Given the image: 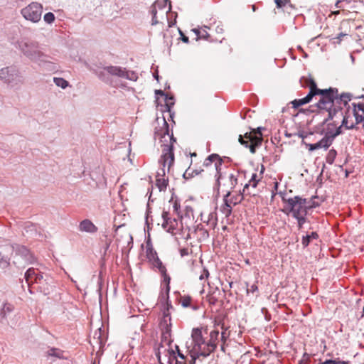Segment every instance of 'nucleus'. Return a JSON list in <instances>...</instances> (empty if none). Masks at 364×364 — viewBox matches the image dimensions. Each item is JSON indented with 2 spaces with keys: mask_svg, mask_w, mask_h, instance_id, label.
I'll return each mask as SVG.
<instances>
[{
  "mask_svg": "<svg viewBox=\"0 0 364 364\" xmlns=\"http://www.w3.org/2000/svg\"><path fill=\"white\" fill-rule=\"evenodd\" d=\"M42 12L43 6L38 2H31L21 11L22 16L33 23H37L41 19Z\"/></svg>",
  "mask_w": 364,
  "mask_h": 364,
  "instance_id": "obj_12",
  "label": "nucleus"
},
{
  "mask_svg": "<svg viewBox=\"0 0 364 364\" xmlns=\"http://www.w3.org/2000/svg\"><path fill=\"white\" fill-rule=\"evenodd\" d=\"M171 333H168L167 331L161 332V341L166 342L169 346L172 343L171 340Z\"/></svg>",
  "mask_w": 364,
  "mask_h": 364,
  "instance_id": "obj_43",
  "label": "nucleus"
},
{
  "mask_svg": "<svg viewBox=\"0 0 364 364\" xmlns=\"http://www.w3.org/2000/svg\"><path fill=\"white\" fill-rule=\"evenodd\" d=\"M162 277H163V281L162 282L166 284V294H167V298H168V293L170 291V281H171V277H169V275L167 274L166 271H164V272H161V273Z\"/></svg>",
  "mask_w": 364,
  "mask_h": 364,
  "instance_id": "obj_33",
  "label": "nucleus"
},
{
  "mask_svg": "<svg viewBox=\"0 0 364 364\" xmlns=\"http://www.w3.org/2000/svg\"><path fill=\"white\" fill-rule=\"evenodd\" d=\"M243 194H245V193H243V191L241 192L240 191L238 194H236V195L230 194V198L234 203V204L236 205L242 202V200H243ZM245 194H247V192L245 193Z\"/></svg>",
  "mask_w": 364,
  "mask_h": 364,
  "instance_id": "obj_38",
  "label": "nucleus"
},
{
  "mask_svg": "<svg viewBox=\"0 0 364 364\" xmlns=\"http://www.w3.org/2000/svg\"><path fill=\"white\" fill-rule=\"evenodd\" d=\"M173 210H174V212H175L178 215H179V210H180V208H181V205H180V203H179L177 200H175L173 201Z\"/></svg>",
  "mask_w": 364,
  "mask_h": 364,
  "instance_id": "obj_54",
  "label": "nucleus"
},
{
  "mask_svg": "<svg viewBox=\"0 0 364 364\" xmlns=\"http://www.w3.org/2000/svg\"><path fill=\"white\" fill-rule=\"evenodd\" d=\"M191 359L189 360V364H195L196 363V358H198L196 354H195L194 355H191Z\"/></svg>",
  "mask_w": 364,
  "mask_h": 364,
  "instance_id": "obj_64",
  "label": "nucleus"
},
{
  "mask_svg": "<svg viewBox=\"0 0 364 364\" xmlns=\"http://www.w3.org/2000/svg\"><path fill=\"white\" fill-rule=\"evenodd\" d=\"M161 217L164 220L162 228L168 232L175 235L178 230V220L176 218H171L169 212L165 210L163 211Z\"/></svg>",
  "mask_w": 364,
  "mask_h": 364,
  "instance_id": "obj_14",
  "label": "nucleus"
},
{
  "mask_svg": "<svg viewBox=\"0 0 364 364\" xmlns=\"http://www.w3.org/2000/svg\"><path fill=\"white\" fill-rule=\"evenodd\" d=\"M146 254L147 259L150 262L154 261L155 259L159 258L156 252L153 249L151 245H149V242H147L146 243Z\"/></svg>",
  "mask_w": 364,
  "mask_h": 364,
  "instance_id": "obj_28",
  "label": "nucleus"
},
{
  "mask_svg": "<svg viewBox=\"0 0 364 364\" xmlns=\"http://www.w3.org/2000/svg\"><path fill=\"white\" fill-rule=\"evenodd\" d=\"M209 277V272L206 268H203L202 272L200 275L199 276V279L200 281H205Z\"/></svg>",
  "mask_w": 364,
  "mask_h": 364,
  "instance_id": "obj_51",
  "label": "nucleus"
},
{
  "mask_svg": "<svg viewBox=\"0 0 364 364\" xmlns=\"http://www.w3.org/2000/svg\"><path fill=\"white\" fill-rule=\"evenodd\" d=\"M14 309V306L9 303H5L0 311V316L2 318H6L8 314L12 312Z\"/></svg>",
  "mask_w": 364,
  "mask_h": 364,
  "instance_id": "obj_32",
  "label": "nucleus"
},
{
  "mask_svg": "<svg viewBox=\"0 0 364 364\" xmlns=\"http://www.w3.org/2000/svg\"><path fill=\"white\" fill-rule=\"evenodd\" d=\"M351 107L356 124H362L364 129V107L361 105V102H353Z\"/></svg>",
  "mask_w": 364,
  "mask_h": 364,
  "instance_id": "obj_16",
  "label": "nucleus"
},
{
  "mask_svg": "<svg viewBox=\"0 0 364 364\" xmlns=\"http://www.w3.org/2000/svg\"><path fill=\"white\" fill-rule=\"evenodd\" d=\"M48 355L55 357L59 359H67L68 356L65 355V352L59 348H52L48 351Z\"/></svg>",
  "mask_w": 364,
  "mask_h": 364,
  "instance_id": "obj_26",
  "label": "nucleus"
},
{
  "mask_svg": "<svg viewBox=\"0 0 364 364\" xmlns=\"http://www.w3.org/2000/svg\"><path fill=\"white\" fill-rule=\"evenodd\" d=\"M155 94L156 95H161V96H164L165 97L166 109L167 112H170L171 107L174 105L173 97H168L161 90H155Z\"/></svg>",
  "mask_w": 364,
  "mask_h": 364,
  "instance_id": "obj_23",
  "label": "nucleus"
},
{
  "mask_svg": "<svg viewBox=\"0 0 364 364\" xmlns=\"http://www.w3.org/2000/svg\"><path fill=\"white\" fill-rule=\"evenodd\" d=\"M350 106L348 104L346 107L343 104H341V112L337 114L336 117H342V121H341V125L348 130L353 129L356 127V122L355 123L353 122H349L348 118V110L350 109Z\"/></svg>",
  "mask_w": 364,
  "mask_h": 364,
  "instance_id": "obj_15",
  "label": "nucleus"
},
{
  "mask_svg": "<svg viewBox=\"0 0 364 364\" xmlns=\"http://www.w3.org/2000/svg\"><path fill=\"white\" fill-rule=\"evenodd\" d=\"M336 118V117H333L332 119H329L327 120L328 117L325 118L322 124L324 126L321 134H323L324 135H326L329 137H331L335 139V129L336 126V122L334 120V119Z\"/></svg>",
  "mask_w": 364,
  "mask_h": 364,
  "instance_id": "obj_17",
  "label": "nucleus"
},
{
  "mask_svg": "<svg viewBox=\"0 0 364 364\" xmlns=\"http://www.w3.org/2000/svg\"><path fill=\"white\" fill-rule=\"evenodd\" d=\"M175 348L176 350V358L179 357L181 360H184L185 355L180 351L179 347L177 345H175Z\"/></svg>",
  "mask_w": 364,
  "mask_h": 364,
  "instance_id": "obj_58",
  "label": "nucleus"
},
{
  "mask_svg": "<svg viewBox=\"0 0 364 364\" xmlns=\"http://www.w3.org/2000/svg\"><path fill=\"white\" fill-rule=\"evenodd\" d=\"M0 79L11 86L23 83V77L15 67H6L0 70Z\"/></svg>",
  "mask_w": 364,
  "mask_h": 364,
  "instance_id": "obj_10",
  "label": "nucleus"
},
{
  "mask_svg": "<svg viewBox=\"0 0 364 364\" xmlns=\"http://www.w3.org/2000/svg\"><path fill=\"white\" fill-rule=\"evenodd\" d=\"M53 82L58 87H60L63 89H65L69 85V82L62 77H54Z\"/></svg>",
  "mask_w": 364,
  "mask_h": 364,
  "instance_id": "obj_36",
  "label": "nucleus"
},
{
  "mask_svg": "<svg viewBox=\"0 0 364 364\" xmlns=\"http://www.w3.org/2000/svg\"><path fill=\"white\" fill-rule=\"evenodd\" d=\"M44 21L48 24H51L54 22L55 17L52 12L46 13L43 16Z\"/></svg>",
  "mask_w": 364,
  "mask_h": 364,
  "instance_id": "obj_47",
  "label": "nucleus"
},
{
  "mask_svg": "<svg viewBox=\"0 0 364 364\" xmlns=\"http://www.w3.org/2000/svg\"><path fill=\"white\" fill-rule=\"evenodd\" d=\"M334 141V139L329 137L326 135H324L323 137L318 141L319 144H321V147L323 148L324 149H328L330 146L333 144Z\"/></svg>",
  "mask_w": 364,
  "mask_h": 364,
  "instance_id": "obj_29",
  "label": "nucleus"
},
{
  "mask_svg": "<svg viewBox=\"0 0 364 364\" xmlns=\"http://www.w3.org/2000/svg\"><path fill=\"white\" fill-rule=\"evenodd\" d=\"M41 68H43V69L46 70L52 71V72H55V71L58 70L57 64L53 62L52 60H49V62L46 65V66H42Z\"/></svg>",
  "mask_w": 364,
  "mask_h": 364,
  "instance_id": "obj_44",
  "label": "nucleus"
},
{
  "mask_svg": "<svg viewBox=\"0 0 364 364\" xmlns=\"http://www.w3.org/2000/svg\"><path fill=\"white\" fill-rule=\"evenodd\" d=\"M213 214L209 215V219L207 222L208 225H209L212 228H214L216 225V220H213Z\"/></svg>",
  "mask_w": 364,
  "mask_h": 364,
  "instance_id": "obj_57",
  "label": "nucleus"
},
{
  "mask_svg": "<svg viewBox=\"0 0 364 364\" xmlns=\"http://www.w3.org/2000/svg\"><path fill=\"white\" fill-rule=\"evenodd\" d=\"M161 166L162 167L161 168H159L156 173V180L161 178L162 177L165 178V174H166L165 167H164L163 166Z\"/></svg>",
  "mask_w": 364,
  "mask_h": 364,
  "instance_id": "obj_52",
  "label": "nucleus"
},
{
  "mask_svg": "<svg viewBox=\"0 0 364 364\" xmlns=\"http://www.w3.org/2000/svg\"><path fill=\"white\" fill-rule=\"evenodd\" d=\"M219 334L220 333L218 330H213L209 334V338H208L209 343L213 346V351L217 347L219 339Z\"/></svg>",
  "mask_w": 364,
  "mask_h": 364,
  "instance_id": "obj_25",
  "label": "nucleus"
},
{
  "mask_svg": "<svg viewBox=\"0 0 364 364\" xmlns=\"http://www.w3.org/2000/svg\"><path fill=\"white\" fill-rule=\"evenodd\" d=\"M307 103L308 102L306 100L305 97L301 99H296L291 102L292 107L295 109Z\"/></svg>",
  "mask_w": 364,
  "mask_h": 364,
  "instance_id": "obj_45",
  "label": "nucleus"
},
{
  "mask_svg": "<svg viewBox=\"0 0 364 364\" xmlns=\"http://www.w3.org/2000/svg\"><path fill=\"white\" fill-rule=\"evenodd\" d=\"M216 325V323L215 324ZM217 325L218 326H220L221 325V328L223 329V331L221 332V336H220V338H221V341H223V343H224L226 340L229 337V333H228L226 332V328H225L224 327V323L221 322V321H218V323H217Z\"/></svg>",
  "mask_w": 364,
  "mask_h": 364,
  "instance_id": "obj_42",
  "label": "nucleus"
},
{
  "mask_svg": "<svg viewBox=\"0 0 364 364\" xmlns=\"http://www.w3.org/2000/svg\"><path fill=\"white\" fill-rule=\"evenodd\" d=\"M321 144H319V142H316L315 144H308V147H309V150L312 151H314V150H316V149H321Z\"/></svg>",
  "mask_w": 364,
  "mask_h": 364,
  "instance_id": "obj_53",
  "label": "nucleus"
},
{
  "mask_svg": "<svg viewBox=\"0 0 364 364\" xmlns=\"http://www.w3.org/2000/svg\"><path fill=\"white\" fill-rule=\"evenodd\" d=\"M197 228H198V230L203 231V237L204 238H208L209 237V233L206 230H204L203 228H200L199 225H198Z\"/></svg>",
  "mask_w": 364,
  "mask_h": 364,
  "instance_id": "obj_61",
  "label": "nucleus"
},
{
  "mask_svg": "<svg viewBox=\"0 0 364 364\" xmlns=\"http://www.w3.org/2000/svg\"><path fill=\"white\" fill-rule=\"evenodd\" d=\"M189 254L188 249L187 248H182L180 250V255L181 257L187 256Z\"/></svg>",
  "mask_w": 364,
  "mask_h": 364,
  "instance_id": "obj_60",
  "label": "nucleus"
},
{
  "mask_svg": "<svg viewBox=\"0 0 364 364\" xmlns=\"http://www.w3.org/2000/svg\"><path fill=\"white\" fill-rule=\"evenodd\" d=\"M53 58L48 55L43 53L41 50L36 55L35 59L33 60L38 63L40 67L46 66V65L49 62V60Z\"/></svg>",
  "mask_w": 364,
  "mask_h": 364,
  "instance_id": "obj_22",
  "label": "nucleus"
},
{
  "mask_svg": "<svg viewBox=\"0 0 364 364\" xmlns=\"http://www.w3.org/2000/svg\"><path fill=\"white\" fill-rule=\"evenodd\" d=\"M262 176L257 175V173H253L251 176V178L247 183H246L243 188V193H246L249 195H255L254 193H251L249 191L250 187L255 188L257 186L258 183L262 179Z\"/></svg>",
  "mask_w": 364,
  "mask_h": 364,
  "instance_id": "obj_21",
  "label": "nucleus"
},
{
  "mask_svg": "<svg viewBox=\"0 0 364 364\" xmlns=\"http://www.w3.org/2000/svg\"><path fill=\"white\" fill-rule=\"evenodd\" d=\"M14 248L13 259L20 261L21 268L24 267L26 264H32L35 261V257L31 251L25 246L18 244L11 245Z\"/></svg>",
  "mask_w": 364,
  "mask_h": 364,
  "instance_id": "obj_11",
  "label": "nucleus"
},
{
  "mask_svg": "<svg viewBox=\"0 0 364 364\" xmlns=\"http://www.w3.org/2000/svg\"><path fill=\"white\" fill-rule=\"evenodd\" d=\"M173 306L171 302L167 301L166 304V308L163 312V318L161 320H166L167 321H171V314L169 312V309H172Z\"/></svg>",
  "mask_w": 364,
  "mask_h": 364,
  "instance_id": "obj_35",
  "label": "nucleus"
},
{
  "mask_svg": "<svg viewBox=\"0 0 364 364\" xmlns=\"http://www.w3.org/2000/svg\"><path fill=\"white\" fill-rule=\"evenodd\" d=\"M352 0H338L335 6L338 9H344L347 4H350Z\"/></svg>",
  "mask_w": 364,
  "mask_h": 364,
  "instance_id": "obj_49",
  "label": "nucleus"
},
{
  "mask_svg": "<svg viewBox=\"0 0 364 364\" xmlns=\"http://www.w3.org/2000/svg\"><path fill=\"white\" fill-rule=\"evenodd\" d=\"M149 11L152 16L151 25L155 26V25L158 24L159 23V21L157 19V13H158L157 9H156L154 6L151 5L150 7Z\"/></svg>",
  "mask_w": 364,
  "mask_h": 364,
  "instance_id": "obj_40",
  "label": "nucleus"
},
{
  "mask_svg": "<svg viewBox=\"0 0 364 364\" xmlns=\"http://www.w3.org/2000/svg\"><path fill=\"white\" fill-rule=\"evenodd\" d=\"M168 3L169 4V6H168V11H166V14H167L171 10V1L169 0H156L152 4V6H154L156 9H157V11L158 10L164 11L166 9Z\"/></svg>",
  "mask_w": 364,
  "mask_h": 364,
  "instance_id": "obj_24",
  "label": "nucleus"
},
{
  "mask_svg": "<svg viewBox=\"0 0 364 364\" xmlns=\"http://www.w3.org/2000/svg\"><path fill=\"white\" fill-rule=\"evenodd\" d=\"M191 338L193 340V351L198 357H207L213 352V346L209 343L208 337H204L200 328H193Z\"/></svg>",
  "mask_w": 364,
  "mask_h": 364,
  "instance_id": "obj_5",
  "label": "nucleus"
},
{
  "mask_svg": "<svg viewBox=\"0 0 364 364\" xmlns=\"http://www.w3.org/2000/svg\"><path fill=\"white\" fill-rule=\"evenodd\" d=\"M149 208H147L146 210V225H147V228H149Z\"/></svg>",
  "mask_w": 364,
  "mask_h": 364,
  "instance_id": "obj_63",
  "label": "nucleus"
},
{
  "mask_svg": "<svg viewBox=\"0 0 364 364\" xmlns=\"http://www.w3.org/2000/svg\"><path fill=\"white\" fill-rule=\"evenodd\" d=\"M24 277L28 286L31 284H36L38 289L45 295L49 294L53 287V277L38 269L33 267L28 269Z\"/></svg>",
  "mask_w": 364,
  "mask_h": 364,
  "instance_id": "obj_4",
  "label": "nucleus"
},
{
  "mask_svg": "<svg viewBox=\"0 0 364 364\" xmlns=\"http://www.w3.org/2000/svg\"><path fill=\"white\" fill-rule=\"evenodd\" d=\"M19 48L21 52L32 61L41 50L37 43L30 41L21 42L19 43Z\"/></svg>",
  "mask_w": 364,
  "mask_h": 364,
  "instance_id": "obj_13",
  "label": "nucleus"
},
{
  "mask_svg": "<svg viewBox=\"0 0 364 364\" xmlns=\"http://www.w3.org/2000/svg\"><path fill=\"white\" fill-rule=\"evenodd\" d=\"M161 332L167 331L171 333V322L166 320H161L160 322Z\"/></svg>",
  "mask_w": 364,
  "mask_h": 364,
  "instance_id": "obj_39",
  "label": "nucleus"
},
{
  "mask_svg": "<svg viewBox=\"0 0 364 364\" xmlns=\"http://www.w3.org/2000/svg\"><path fill=\"white\" fill-rule=\"evenodd\" d=\"M318 237V235L316 232H311V234L304 235L301 238V244L304 247H306L310 242L313 240H316Z\"/></svg>",
  "mask_w": 364,
  "mask_h": 364,
  "instance_id": "obj_27",
  "label": "nucleus"
},
{
  "mask_svg": "<svg viewBox=\"0 0 364 364\" xmlns=\"http://www.w3.org/2000/svg\"><path fill=\"white\" fill-rule=\"evenodd\" d=\"M287 0H274L275 4L278 8H282L285 4Z\"/></svg>",
  "mask_w": 364,
  "mask_h": 364,
  "instance_id": "obj_59",
  "label": "nucleus"
},
{
  "mask_svg": "<svg viewBox=\"0 0 364 364\" xmlns=\"http://www.w3.org/2000/svg\"><path fill=\"white\" fill-rule=\"evenodd\" d=\"M192 298L190 296H183L181 299V303L183 307H191L193 310H197V306L191 305Z\"/></svg>",
  "mask_w": 364,
  "mask_h": 364,
  "instance_id": "obj_30",
  "label": "nucleus"
},
{
  "mask_svg": "<svg viewBox=\"0 0 364 364\" xmlns=\"http://www.w3.org/2000/svg\"><path fill=\"white\" fill-rule=\"evenodd\" d=\"M168 185V179L167 178H161L156 180V186L160 191H165Z\"/></svg>",
  "mask_w": 364,
  "mask_h": 364,
  "instance_id": "obj_31",
  "label": "nucleus"
},
{
  "mask_svg": "<svg viewBox=\"0 0 364 364\" xmlns=\"http://www.w3.org/2000/svg\"><path fill=\"white\" fill-rule=\"evenodd\" d=\"M317 198V196H314L311 197L309 200L306 199V208L308 210L318 207L320 205V203L318 202L315 201V199H316Z\"/></svg>",
  "mask_w": 364,
  "mask_h": 364,
  "instance_id": "obj_37",
  "label": "nucleus"
},
{
  "mask_svg": "<svg viewBox=\"0 0 364 364\" xmlns=\"http://www.w3.org/2000/svg\"><path fill=\"white\" fill-rule=\"evenodd\" d=\"M107 74L131 81H136L138 79V75L135 71L128 70L125 68L120 66H106L102 70L97 73L98 77L106 82L109 81V77Z\"/></svg>",
  "mask_w": 364,
  "mask_h": 364,
  "instance_id": "obj_7",
  "label": "nucleus"
},
{
  "mask_svg": "<svg viewBox=\"0 0 364 364\" xmlns=\"http://www.w3.org/2000/svg\"><path fill=\"white\" fill-rule=\"evenodd\" d=\"M343 127L341 124L340 126H338V124L336 123L334 132L335 138L343 133Z\"/></svg>",
  "mask_w": 364,
  "mask_h": 364,
  "instance_id": "obj_56",
  "label": "nucleus"
},
{
  "mask_svg": "<svg viewBox=\"0 0 364 364\" xmlns=\"http://www.w3.org/2000/svg\"><path fill=\"white\" fill-rule=\"evenodd\" d=\"M237 173H223L221 169L217 171L215 175V183L213 186V190L217 193V196L219 195L221 187L225 193L234 189L237 184Z\"/></svg>",
  "mask_w": 364,
  "mask_h": 364,
  "instance_id": "obj_6",
  "label": "nucleus"
},
{
  "mask_svg": "<svg viewBox=\"0 0 364 364\" xmlns=\"http://www.w3.org/2000/svg\"><path fill=\"white\" fill-rule=\"evenodd\" d=\"M151 262L154 267L159 269L160 273H164V271H166V267L163 264L162 262L160 260L159 258H157L154 261H151Z\"/></svg>",
  "mask_w": 364,
  "mask_h": 364,
  "instance_id": "obj_41",
  "label": "nucleus"
},
{
  "mask_svg": "<svg viewBox=\"0 0 364 364\" xmlns=\"http://www.w3.org/2000/svg\"><path fill=\"white\" fill-rule=\"evenodd\" d=\"M258 291V287L256 284H253L250 286V288H247V293L249 294L250 292L254 294L255 292Z\"/></svg>",
  "mask_w": 364,
  "mask_h": 364,
  "instance_id": "obj_55",
  "label": "nucleus"
},
{
  "mask_svg": "<svg viewBox=\"0 0 364 364\" xmlns=\"http://www.w3.org/2000/svg\"><path fill=\"white\" fill-rule=\"evenodd\" d=\"M77 230L81 232L93 235L97 232L98 228L90 219H84L80 222Z\"/></svg>",
  "mask_w": 364,
  "mask_h": 364,
  "instance_id": "obj_19",
  "label": "nucleus"
},
{
  "mask_svg": "<svg viewBox=\"0 0 364 364\" xmlns=\"http://www.w3.org/2000/svg\"><path fill=\"white\" fill-rule=\"evenodd\" d=\"M166 136L169 138V143L161 145L163 147L162 155L159 160V163L164 167H166L167 165L168 171L170 167L174 163L173 143L176 142V139L173 137V134H169V125L164 117L163 127L159 130L156 129L154 136L155 138L164 139L166 138Z\"/></svg>",
  "mask_w": 364,
  "mask_h": 364,
  "instance_id": "obj_2",
  "label": "nucleus"
},
{
  "mask_svg": "<svg viewBox=\"0 0 364 364\" xmlns=\"http://www.w3.org/2000/svg\"><path fill=\"white\" fill-rule=\"evenodd\" d=\"M213 163H214L215 168L216 170V172L220 170L222 164H223V159L220 158V156L217 154H212L209 155L204 161L203 166H209Z\"/></svg>",
  "mask_w": 364,
  "mask_h": 364,
  "instance_id": "obj_20",
  "label": "nucleus"
},
{
  "mask_svg": "<svg viewBox=\"0 0 364 364\" xmlns=\"http://www.w3.org/2000/svg\"><path fill=\"white\" fill-rule=\"evenodd\" d=\"M337 156V151L334 149H331L328 151L326 156V161L328 164H333L335 159Z\"/></svg>",
  "mask_w": 364,
  "mask_h": 364,
  "instance_id": "obj_34",
  "label": "nucleus"
},
{
  "mask_svg": "<svg viewBox=\"0 0 364 364\" xmlns=\"http://www.w3.org/2000/svg\"><path fill=\"white\" fill-rule=\"evenodd\" d=\"M284 11L291 14L295 9V6L291 3L290 0H287L284 6H282Z\"/></svg>",
  "mask_w": 364,
  "mask_h": 364,
  "instance_id": "obj_46",
  "label": "nucleus"
},
{
  "mask_svg": "<svg viewBox=\"0 0 364 364\" xmlns=\"http://www.w3.org/2000/svg\"><path fill=\"white\" fill-rule=\"evenodd\" d=\"M262 127H257L253 132H246L243 136L240 134L238 139L239 142L246 148H249L252 154H255L256 147L262 144Z\"/></svg>",
  "mask_w": 364,
  "mask_h": 364,
  "instance_id": "obj_9",
  "label": "nucleus"
},
{
  "mask_svg": "<svg viewBox=\"0 0 364 364\" xmlns=\"http://www.w3.org/2000/svg\"><path fill=\"white\" fill-rule=\"evenodd\" d=\"M230 192H227L223 196V203L220 208V212L225 215V218H228L232 214V208L235 206L234 203L230 200Z\"/></svg>",
  "mask_w": 364,
  "mask_h": 364,
  "instance_id": "obj_18",
  "label": "nucleus"
},
{
  "mask_svg": "<svg viewBox=\"0 0 364 364\" xmlns=\"http://www.w3.org/2000/svg\"><path fill=\"white\" fill-rule=\"evenodd\" d=\"M180 34H181V40L186 43H188L189 42V39H188V37H187L186 36H185L181 31H180Z\"/></svg>",
  "mask_w": 364,
  "mask_h": 364,
  "instance_id": "obj_62",
  "label": "nucleus"
},
{
  "mask_svg": "<svg viewBox=\"0 0 364 364\" xmlns=\"http://www.w3.org/2000/svg\"><path fill=\"white\" fill-rule=\"evenodd\" d=\"M306 86L309 88V92L305 97L307 102H310L313 97L319 95L320 98L315 104V107L319 111L328 113V119L336 117L341 112V104L346 107L353 97L350 92H343L339 94L336 87H329L328 89H319L314 80L312 78L306 79Z\"/></svg>",
  "mask_w": 364,
  "mask_h": 364,
  "instance_id": "obj_1",
  "label": "nucleus"
},
{
  "mask_svg": "<svg viewBox=\"0 0 364 364\" xmlns=\"http://www.w3.org/2000/svg\"><path fill=\"white\" fill-rule=\"evenodd\" d=\"M324 364H350L349 361H343L341 360L340 358H336L334 360L329 359L323 362Z\"/></svg>",
  "mask_w": 364,
  "mask_h": 364,
  "instance_id": "obj_48",
  "label": "nucleus"
},
{
  "mask_svg": "<svg viewBox=\"0 0 364 364\" xmlns=\"http://www.w3.org/2000/svg\"><path fill=\"white\" fill-rule=\"evenodd\" d=\"M200 32L201 33L199 35L200 39H204L206 41H212L210 35L207 32L205 29L201 30Z\"/></svg>",
  "mask_w": 364,
  "mask_h": 364,
  "instance_id": "obj_50",
  "label": "nucleus"
},
{
  "mask_svg": "<svg viewBox=\"0 0 364 364\" xmlns=\"http://www.w3.org/2000/svg\"><path fill=\"white\" fill-rule=\"evenodd\" d=\"M282 200L286 203L284 211L287 214H291L297 220L298 228L302 229L307 220L306 198L296 196L287 199L283 198Z\"/></svg>",
  "mask_w": 364,
  "mask_h": 364,
  "instance_id": "obj_3",
  "label": "nucleus"
},
{
  "mask_svg": "<svg viewBox=\"0 0 364 364\" xmlns=\"http://www.w3.org/2000/svg\"><path fill=\"white\" fill-rule=\"evenodd\" d=\"M14 248L11 245H6L0 247V271L4 274H11L14 268H21V262L18 259H12Z\"/></svg>",
  "mask_w": 364,
  "mask_h": 364,
  "instance_id": "obj_8",
  "label": "nucleus"
}]
</instances>
